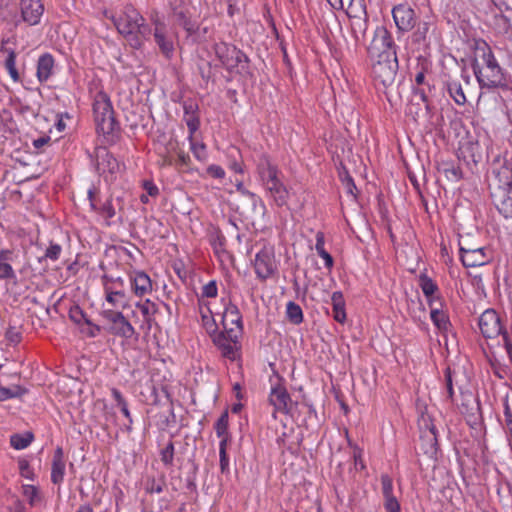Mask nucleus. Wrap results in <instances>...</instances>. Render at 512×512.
<instances>
[{
	"label": "nucleus",
	"instance_id": "1",
	"mask_svg": "<svg viewBox=\"0 0 512 512\" xmlns=\"http://www.w3.org/2000/svg\"><path fill=\"white\" fill-rule=\"evenodd\" d=\"M104 15L113 21L117 31L135 49L140 48L143 41L151 35V29L145 24L142 15L132 5H125L115 14L105 11Z\"/></svg>",
	"mask_w": 512,
	"mask_h": 512
},
{
	"label": "nucleus",
	"instance_id": "2",
	"mask_svg": "<svg viewBox=\"0 0 512 512\" xmlns=\"http://www.w3.org/2000/svg\"><path fill=\"white\" fill-rule=\"evenodd\" d=\"M383 50L372 64V75L383 86H390L396 77L399 65L395 44L388 35L382 38Z\"/></svg>",
	"mask_w": 512,
	"mask_h": 512
},
{
	"label": "nucleus",
	"instance_id": "3",
	"mask_svg": "<svg viewBox=\"0 0 512 512\" xmlns=\"http://www.w3.org/2000/svg\"><path fill=\"white\" fill-rule=\"evenodd\" d=\"M264 188L276 206H285L292 212L301 210L306 202L305 192L303 190L296 191L288 189L282 180Z\"/></svg>",
	"mask_w": 512,
	"mask_h": 512
},
{
	"label": "nucleus",
	"instance_id": "4",
	"mask_svg": "<svg viewBox=\"0 0 512 512\" xmlns=\"http://www.w3.org/2000/svg\"><path fill=\"white\" fill-rule=\"evenodd\" d=\"M93 113L98 133L111 134L116 127L112 104L108 95L99 91L94 96Z\"/></svg>",
	"mask_w": 512,
	"mask_h": 512
},
{
	"label": "nucleus",
	"instance_id": "5",
	"mask_svg": "<svg viewBox=\"0 0 512 512\" xmlns=\"http://www.w3.org/2000/svg\"><path fill=\"white\" fill-rule=\"evenodd\" d=\"M100 316L105 321L104 329L109 334L123 339H131L135 335V329L123 311L102 309Z\"/></svg>",
	"mask_w": 512,
	"mask_h": 512
},
{
	"label": "nucleus",
	"instance_id": "6",
	"mask_svg": "<svg viewBox=\"0 0 512 512\" xmlns=\"http://www.w3.org/2000/svg\"><path fill=\"white\" fill-rule=\"evenodd\" d=\"M278 264L274 246L264 245L256 253L253 263L257 278L263 281L272 278L278 273Z\"/></svg>",
	"mask_w": 512,
	"mask_h": 512
},
{
	"label": "nucleus",
	"instance_id": "7",
	"mask_svg": "<svg viewBox=\"0 0 512 512\" xmlns=\"http://www.w3.org/2000/svg\"><path fill=\"white\" fill-rule=\"evenodd\" d=\"M478 325L481 333L486 338H495L501 335L507 353H511L512 343L509 341L507 333L503 331L500 318L494 310H485L479 318Z\"/></svg>",
	"mask_w": 512,
	"mask_h": 512
},
{
	"label": "nucleus",
	"instance_id": "8",
	"mask_svg": "<svg viewBox=\"0 0 512 512\" xmlns=\"http://www.w3.org/2000/svg\"><path fill=\"white\" fill-rule=\"evenodd\" d=\"M214 50L221 64L230 73H239L240 68H244V64L247 62V57L244 53L227 43L220 42L215 44Z\"/></svg>",
	"mask_w": 512,
	"mask_h": 512
},
{
	"label": "nucleus",
	"instance_id": "9",
	"mask_svg": "<svg viewBox=\"0 0 512 512\" xmlns=\"http://www.w3.org/2000/svg\"><path fill=\"white\" fill-rule=\"evenodd\" d=\"M486 64L485 72L478 66H474V74L481 87H496L501 81V69L490 49L483 54Z\"/></svg>",
	"mask_w": 512,
	"mask_h": 512
},
{
	"label": "nucleus",
	"instance_id": "10",
	"mask_svg": "<svg viewBox=\"0 0 512 512\" xmlns=\"http://www.w3.org/2000/svg\"><path fill=\"white\" fill-rule=\"evenodd\" d=\"M223 309L220 310L219 319L225 333L232 338H239L242 332V317L236 305L226 303L221 299Z\"/></svg>",
	"mask_w": 512,
	"mask_h": 512
},
{
	"label": "nucleus",
	"instance_id": "11",
	"mask_svg": "<svg viewBox=\"0 0 512 512\" xmlns=\"http://www.w3.org/2000/svg\"><path fill=\"white\" fill-rule=\"evenodd\" d=\"M392 16L399 31L407 32L415 26V12L407 3L396 5L392 9Z\"/></svg>",
	"mask_w": 512,
	"mask_h": 512
},
{
	"label": "nucleus",
	"instance_id": "12",
	"mask_svg": "<svg viewBox=\"0 0 512 512\" xmlns=\"http://www.w3.org/2000/svg\"><path fill=\"white\" fill-rule=\"evenodd\" d=\"M175 33L162 21H155L154 39L164 55L169 57L174 51Z\"/></svg>",
	"mask_w": 512,
	"mask_h": 512
},
{
	"label": "nucleus",
	"instance_id": "13",
	"mask_svg": "<svg viewBox=\"0 0 512 512\" xmlns=\"http://www.w3.org/2000/svg\"><path fill=\"white\" fill-rule=\"evenodd\" d=\"M257 172L264 187L281 180L278 167L265 154L258 160Z\"/></svg>",
	"mask_w": 512,
	"mask_h": 512
},
{
	"label": "nucleus",
	"instance_id": "14",
	"mask_svg": "<svg viewBox=\"0 0 512 512\" xmlns=\"http://www.w3.org/2000/svg\"><path fill=\"white\" fill-rule=\"evenodd\" d=\"M269 401L276 411L288 413L293 406L292 399L284 385L277 383L271 387Z\"/></svg>",
	"mask_w": 512,
	"mask_h": 512
},
{
	"label": "nucleus",
	"instance_id": "15",
	"mask_svg": "<svg viewBox=\"0 0 512 512\" xmlns=\"http://www.w3.org/2000/svg\"><path fill=\"white\" fill-rule=\"evenodd\" d=\"M21 17L28 25H37L44 13L41 0H20Z\"/></svg>",
	"mask_w": 512,
	"mask_h": 512
},
{
	"label": "nucleus",
	"instance_id": "16",
	"mask_svg": "<svg viewBox=\"0 0 512 512\" xmlns=\"http://www.w3.org/2000/svg\"><path fill=\"white\" fill-rule=\"evenodd\" d=\"M131 290L137 297H144L153 290L150 277L143 271H134L129 275Z\"/></svg>",
	"mask_w": 512,
	"mask_h": 512
},
{
	"label": "nucleus",
	"instance_id": "17",
	"mask_svg": "<svg viewBox=\"0 0 512 512\" xmlns=\"http://www.w3.org/2000/svg\"><path fill=\"white\" fill-rule=\"evenodd\" d=\"M429 308L430 318L435 328L442 334L447 333L450 330L451 323L447 311L444 310L443 301L429 305Z\"/></svg>",
	"mask_w": 512,
	"mask_h": 512
},
{
	"label": "nucleus",
	"instance_id": "18",
	"mask_svg": "<svg viewBox=\"0 0 512 512\" xmlns=\"http://www.w3.org/2000/svg\"><path fill=\"white\" fill-rule=\"evenodd\" d=\"M88 200L90 207L93 211L98 213L102 217L107 225H110V220L116 215L115 207L112 203V199H106L101 205H98L92 188L88 190Z\"/></svg>",
	"mask_w": 512,
	"mask_h": 512
},
{
	"label": "nucleus",
	"instance_id": "19",
	"mask_svg": "<svg viewBox=\"0 0 512 512\" xmlns=\"http://www.w3.org/2000/svg\"><path fill=\"white\" fill-rule=\"evenodd\" d=\"M460 258L465 267H479L488 262V256L483 248L464 249L460 248Z\"/></svg>",
	"mask_w": 512,
	"mask_h": 512
},
{
	"label": "nucleus",
	"instance_id": "20",
	"mask_svg": "<svg viewBox=\"0 0 512 512\" xmlns=\"http://www.w3.org/2000/svg\"><path fill=\"white\" fill-rule=\"evenodd\" d=\"M103 309L123 311L130 306V298L127 292H103Z\"/></svg>",
	"mask_w": 512,
	"mask_h": 512
},
{
	"label": "nucleus",
	"instance_id": "21",
	"mask_svg": "<svg viewBox=\"0 0 512 512\" xmlns=\"http://www.w3.org/2000/svg\"><path fill=\"white\" fill-rule=\"evenodd\" d=\"M66 462L64 452L61 447H57L53 454L51 465V481L56 485H60L65 476Z\"/></svg>",
	"mask_w": 512,
	"mask_h": 512
},
{
	"label": "nucleus",
	"instance_id": "22",
	"mask_svg": "<svg viewBox=\"0 0 512 512\" xmlns=\"http://www.w3.org/2000/svg\"><path fill=\"white\" fill-rule=\"evenodd\" d=\"M198 309L203 328L210 335L215 334L218 330L217 318H219L220 310L216 306L198 307Z\"/></svg>",
	"mask_w": 512,
	"mask_h": 512
},
{
	"label": "nucleus",
	"instance_id": "23",
	"mask_svg": "<svg viewBox=\"0 0 512 512\" xmlns=\"http://www.w3.org/2000/svg\"><path fill=\"white\" fill-rule=\"evenodd\" d=\"M218 295V286L215 280H210L201 288L200 294L197 295L198 307L217 306L216 298Z\"/></svg>",
	"mask_w": 512,
	"mask_h": 512
},
{
	"label": "nucleus",
	"instance_id": "24",
	"mask_svg": "<svg viewBox=\"0 0 512 512\" xmlns=\"http://www.w3.org/2000/svg\"><path fill=\"white\" fill-rule=\"evenodd\" d=\"M237 341L238 338L229 337L226 333L219 334L214 338V343L219 347L222 355L230 360L237 357Z\"/></svg>",
	"mask_w": 512,
	"mask_h": 512
},
{
	"label": "nucleus",
	"instance_id": "25",
	"mask_svg": "<svg viewBox=\"0 0 512 512\" xmlns=\"http://www.w3.org/2000/svg\"><path fill=\"white\" fill-rule=\"evenodd\" d=\"M420 287L427 299L428 306L442 302V298L437 294L438 286L431 278L422 275L420 277Z\"/></svg>",
	"mask_w": 512,
	"mask_h": 512
},
{
	"label": "nucleus",
	"instance_id": "26",
	"mask_svg": "<svg viewBox=\"0 0 512 512\" xmlns=\"http://www.w3.org/2000/svg\"><path fill=\"white\" fill-rule=\"evenodd\" d=\"M54 70V58L51 54H44L40 56L37 63V78L40 82L47 81Z\"/></svg>",
	"mask_w": 512,
	"mask_h": 512
},
{
	"label": "nucleus",
	"instance_id": "27",
	"mask_svg": "<svg viewBox=\"0 0 512 512\" xmlns=\"http://www.w3.org/2000/svg\"><path fill=\"white\" fill-rule=\"evenodd\" d=\"M333 318L339 323L346 321L345 300L342 292L335 291L331 296Z\"/></svg>",
	"mask_w": 512,
	"mask_h": 512
},
{
	"label": "nucleus",
	"instance_id": "28",
	"mask_svg": "<svg viewBox=\"0 0 512 512\" xmlns=\"http://www.w3.org/2000/svg\"><path fill=\"white\" fill-rule=\"evenodd\" d=\"M136 307L140 310L141 314L143 315L144 323L147 325V328L150 329L152 323L155 320V314L158 311L157 305L154 302L147 299L144 302L136 303Z\"/></svg>",
	"mask_w": 512,
	"mask_h": 512
},
{
	"label": "nucleus",
	"instance_id": "29",
	"mask_svg": "<svg viewBox=\"0 0 512 512\" xmlns=\"http://www.w3.org/2000/svg\"><path fill=\"white\" fill-rule=\"evenodd\" d=\"M103 292H127L125 281L121 277L103 275L101 278Z\"/></svg>",
	"mask_w": 512,
	"mask_h": 512
},
{
	"label": "nucleus",
	"instance_id": "30",
	"mask_svg": "<svg viewBox=\"0 0 512 512\" xmlns=\"http://www.w3.org/2000/svg\"><path fill=\"white\" fill-rule=\"evenodd\" d=\"M26 392L27 390L18 384H12L6 387L3 385V381L0 380V401L20 397Z\"/></svg>",
	"mask_w": 512,
	"mask_h": 512
},
{
	"label": "nucleus",
	"instance_id": "31",
	"mask_svg": "<svg viewBox=\"0 0 512 512\" xmlns=\"http://www.w3.org/2000/svg\"><path fill=\"white\" fill-rule=\"evenodd\" d=\"M12 259V253L8 250L0 252V279L13 278L14 271L10 265Z\"/></svg>",
	"mask_w": 512,
	"mask_h": 512
},
{
	"label": "nucleus",
	"instance_id": "32",
	"mask_svg": "<svg viewBox=\"0 0 512 512\" xmlns=\"http://www.w3.org/2000/svg\"><path fill=\"white\" fill-rule=\"evenodd\" d=\"M34 436L31 432H25L22 434H13L10 437V444L16 450H22L27 448L33 441Z\"/></svg>",
	"mask_w": 512,
	"mask_h": 512
},
{
	"label": "nucleus",
	"instance_id": "33",
	"mask_svg": "<svg viewBox=\"0 0 512 512\" xmlns=\"http://www.w3.org/2000/svg\"><path fill=\"white\" fill-rule=\"evenodd\" d=\"M447 89L449 95L458 105H464L466 103V96L459 82L453 81L448 83Z\"/></svg>",
	"mask_w": 512,
	"mask_h": 512
},
{
	"label": "nucleus",
	"instance_id": "34",
	"mask_svg": "<svg viewBox=\"0 0 512 512\" xmlns=\"http://www.w3.org/2000/svg\"><path fill=\"white\" fill-rule=\"evenodd\" d=\"M347 15L350 17H366V5L364 0H350L347 8Z\"/></svg>",
	"mask_w": 512,
	"mask_h": 512
},
{
	"label": "nucleus",
	"instance_id": "35",
	"mask_svg": "<svg viewBox=\"0 0 512 512\" xmlns=\"http://www.w3.org/2000/svg\"><path fill=\"white\" fill-rule=\"evenodd\" d=\"M288 319L294 324H300L303 321V312L301 307L295 302H288L286 306Z\"/></svg>",
	"mask_w": 512,
	"mask_h": 512
},
{
	"label": "nucleus",
	"instance_id": "36",
	"mask_svg": "<svg viewBox=\"0 0 512 512\" xmlns=\"http://www.w3.org/2000/svg\"><path fill=\"white\" fill-rule=\"evenodd\" d=\"M23 495L28 500V503L31 506H36L41 502L42 497L40 495L39 489L34 485H23Z\"/></svg>",
	"mask_w": 512,
	"mask_h": 512
},
{
	"label": "nucleus",
	"instance_id": "37",
	"mask_svg": "<svg viewBox=\"0 0 512 512\" xmlns=\"http://www.w3.org/2000/svg\"><path fill=\"white\" fill-rule=\"evenodd\" d=\"M190 149L194 157L200 162H206L208 159L207 149L204 143L196 142L194 139H189Z\"/></svg>",
	"mask_w": 512,
	"mask_h": 512
},
{
	"label": "nucleus",
	"instance_id": "38",
	"mask_svg": "<svg viewBox=\"0 0 512 512\" xmlns=\"http://www.w3.org/2000/svg\"><path fill=\"white\" fill-rule=\"evenodd\" d=\"M79 314L81 318H83V324L85 325V327L82 328V332L89 337L98 336L102 331V327L93 323L83 312H79Z\"/></svg>",
	"mask_w": 512,
	"mask_h": 512
},
{
	"label": "nucleus",
	"instance_id": "39",
	"mask_svg": "<svg viewBox=\"0 0 512 512\" xmlns=\"http://www.w3.org/2000/svg\"><path fill=\"white\" fill-rule=\"evenodd\" d=\"M497 207L499 212L505 218L512 217V190L508 192L507 195H504L502 199L497 203Z\"/></svg>",
	"mask_w": 512,
	"mask_h": 512
},
{
	"label": "nucleus",
	"instance_id": "40",
	"mask_svg": "<svg viewBox=\"0 0 512 512\" xmlns=\"http://www.w3.org/2000/svg\"><path fill=\"white\" fill-rule=\"evenodd\" d=\"M351 29L355 38L359 35L363 36L367 30V16L366 17H350Z\"/></svg>",
	"mask_w": 512,
	"mask_h": 512
},
{
	"label": "nucleus",
	"instance_id": "41",
	"mask_svg": "<svg viewBox=\"0 0 512 512\" xmlns=\"http://www.w3.org/2000/svg\"><path fill=\"white\" fill-rule=\"evenodd\" d=\"M15 53L13 51H8L7 58L5 60V67L12 78L14 82L19 81V74L16 69V63H15Z\"/></svg>",
	"mask_w": 512,
	"mask_h": 512
},
{
	"label": "nucleus",
	"instance_id": "42",
	"mask_svg": "<svg viewBox=\"0 0 512 512\" xmlns=\"http://www.w3.org/2000/svg\"><path fill=\"white\" fill-rule=\"evenodd\" d=\"M217 436L229 435L228 433V413H223L215 424Z\"/></svg>",
	"mask_w": 512,
	"mask_h": 512
},
{
	"label": "nucleus",
	"instance_id": "43",
	"mask_svg": "<svg viewBox=\"0 0 512 512\" xmlns=\"http://www.w3.org/2000/svg\"><path fill=\"white\" fill-rule=\"evenodd\" d=\"M18 467L20 475L26 479L33 480L34 478V472L33 469L30 466V463L27 459L20 458L18 460Z\"/></svg>",
	"mask_w": 512,
	"mask_h": 512
},
{
	"label": "nucleus",
	"instance_id": "44",
	"mask_svg": "<svg viewBox=\"0 0 512 512\" xmlns=\"http://www.w3.org/2000/svg\"><path fill=\"white\" fill-rule=\"evenodd\" d=\"M174 15L175 17L177 18L179 24L181 26H183V28L189 33L191 34L192 32H194L195 30V26L193 23H191V21H189L187 18H186V14L183 10H180V11H177L176 9L174 10Z\"/></svg>",
	"mask_w": 512,
	"mask_h": 512
},
{
	"label": "nucleus",
	"instance_id": "45",
	"mask_svg": "<svg viewBox=\"0 0 512 512\" xmlns=\"http://www.w3.org/2000/svg\"><path fill=\"white\" fill-rule=\"evenodd\" d=\"M382 494L384 498L392 497L393 495V481L392 478L384 474L381 476Z\"/></svg>",
	"mask_w": 512,
	"mask_h": 512
},
{
	"label": "nucleus",
	"instance_id": "46",
	"mask_svg": "<svg viewBox=\"0 0 512 512\" xmlns=\"http://www.w3.org/2000/svg\"><path fill=\"white\" fill-rule=\"evenodd\" d=\"M174 459V445L169 442L161 451V461L165 465H172Z\"/></svg>",
	"mask_w": 512,
	"mask_h": 512
},
{
	"label": "nucleus",
	"instance_id": "47",
	"mask_svg": "<svg viewBox=\"0 0 512 512\" xmlns=\"http://www.w3.org/2000/svg\"><path fill=\"white\" fill-rule=\"evenodd\" d=\"M62 248L59 244H50V246L45 251V257L52 261H56L59 259Z\"/></svg>",
	"mask_w": 512,
	"mask_h": 512
},
{
	"label": "nucleus",
	"instance_id": "48",
	"mask_svg": "<svg viewBox=\"0 0 512 512\" xmlns=\"http://www.w3.org/2000/svg\"><path fill=\"white\" fill-rule=\"evenodd\" d=\"M236 190L242 195L249 197L254 206L258 202L262 203L261 199L258 196H256V194H254L253 192L247 190L242 182L236 184Z\"/></svg>",
	"mask_w": 512,
	"mask_h": 512
},
{
	"label": "nucleus",
	"instance_id": "49",
	"mask_svg": "<svg viewBox=\"0 0 512 512\" xmlns=\"http://www.w3.org/2000/svg\"><path fill=\"white\" fill-rule=\"evenodd\" d=\"M384 507L387 512H399L400 504L395 496L384 498Z\"/></svg>",
	"mask_w": 512,
	"mask_h": 512
},
{
	"label": "nucleus",
	"instance_id": "50",
	"mask_svg": "<svg viewBox=\"0 0 512 512\" xmlns=\"http://www.w3.org/2000/svg\"><path fill=\"white\" fill-rule=\"evenodd\" d=\"M445 381H446V394L447 398L453 400L454 398V389H453V380L450 368L445 370Z\"/></svg>",
	"mask_w": 512,
	"mask_h": 512
},
{
	"label": "nucleus",
	"instance_id": "51",
	"mask_svg": "<svg viewBox=\"0 0 512 512\" xmlns=\"http://www.w3.org/2000/svg\"><path fill=\"white\" fill-rule=\"evenodd\" d=\"M207 173L211 177L216 178V179H223L226 175L224 169L221 166L216 165V164L209 165L207 167Z\"/></svg>",
	"mask_w": 512,
	"mask_h": 512
},
{
	"label": "nucleus",
	"instance_id": "52",
	"mask_svg": "<svg viewBox=\"0 0 512 512\" xmlns=\"http://www.w3.org/2000/svg\"><path fill=\"white\" fill-rule=\"evenodd\" d=\"M143 188L146 191V194L151 197H156L159 193V189L153 181H149V180L144 181Z\"/></svg>",
	"mask_w": 512,
	"mask_h": 512
},
{
	"label": "nucleus",
	"instance_id": "53",
	"mask_svg": "<svg viewBox=\"0 0 512 512\" xmlns=\"http://www.w3.org/2000/svg\"><path fill=\"white\" fill-rule=\"evenodd\" d=\"M315 250L317 253H320L321 251H325V236H324V233L321 231H318L316 233Z\"/></svg>",
	"mask_w": 512,
	"mask_h": 512
},
{
	"label": "nucleus",
	"instance_id": "54",
	"mask_svg": "<svg viewBox=\"0 0 512 512\" xmlns=\"http://www.w3.org/2000/svg\"><path fill=\"white\" fill-rule=\"evenodd\" d=\"M219 457L221 471L225 472L229 469V457L227 455V451H219Z\"/></svg>",
	"mask_w": 512,
	"mask_h": 512
},
{
	"label": "nucleus",
	"instance_id": "55",
	"mask_svg": "<svg viewBox=\"0 0 512 512\" xmlns=\"http://www.w3.org/2000/svg\"><path fill=\"white\" fill-rule=\"evenodd\" d=\"M317 254L324 260V265L327 269H331L333 267V258L326 250Z\"/></svg>",
	"mask_w": 512,
	"mask_h": 512
},
{
	"label": "nucleus",
	"instance_id": "56",
	"mask_svg": "<svg viewBox=\"0 0 512 512\" xmlns=\"http://www.w3.org/2000/svg\"><path fill=\"white\" fill-rule=\"evenodd\" d=\"M6 338L12 342V343H18L20 341V333L17 332L15 329H9L7 332H6Z\"/></svg>",
	"mask_w": 512,
	"mask_h": 512
},
{
	"label": "nucleus",
	"instance_id": "57",
	"mask_svg": "<svg viewBox=\"0 0 512 512\" xmlns=\"http://www.w3.org/2000/svg\"><path fill=\"white\" fill-rule=\"evenodd\" d=\"M111 394L113 399L116 401L118 407L127 403L118 389L112 388Z\"/></svg>",
	"mask_w": 512,
	"mask_h": 512
},
{
	"label": "nucleus",
	"instance_id": "58",
	"mask_svg": "<svg viewBox=\"0 0 512 512\" xmlns=\"http://www.w3.org/2000/svg\"><path fill=\"white\" fill-rule=\"evenodd\" d=\"M10 4V0H0V18H5L7 16Z\"/></svg>",
	"mask_w": 512,
	"mask_h": 512
},
{
	"label": "nucleus",
	"instance_id": "59",
	"mask_svg": "<svg viewBox=\"0 0 512 512\" xmlns=\"http://www.w3.org/2000/svg\"><path fill=\"white\" fill-rule=\"evenodd\" d=\"M187 127L190 132L189 136H188V140L193 139V135L196 132V130L198 129V121L195 119H191V120L187 121Z\"/></svg>",
	"mask_w": 512,
	"mask_h": 512
},
{
	"label": "nucleus",
	"instance_id": "60",
	"mask_svg": "<svg viewBox=\"0 0 512 512\" xmlns=\"http://www.w3.org/2000/svg\"><path fill=\"white\" fill-rule=\"evenodd\" d=\"M504 417H505V423H506L507 429L511 428L512 427V412L508 405H505Z\"/></svg>",
	"mask_w": 512,
	"mask_h": 512
},
{
	"label": "nucleus",
	"instance_id": "61",
	"mask_svg": "<svg viewBox=\"0 0 512 512\" xmlns=\"http://www.w3.org/2000/svg\"><path fill=\"white\" fill-rule=\"evenodd\" d=\"M49 141H50L49 137H40L33 141V146L35 148L39 149V148L43 147L44 145H46Z\"/></svg>",
	"mask_w": 512,
	"mask_h": 512
},
{
	"label": "nucleus",
	"instance_id": "62",
	"mask_svg": "<svg viewBox=\"0 0 512 512\" xmlns=\"http://www.w3.org/2000/svg\"><path fill=\"white\" fill-rule=\"evenodd\" d=\"M220 438L219 451H227V445L229 442V435L218 436Z\"/></svg>",
	"mask_w": 512,
	"mask_h": 512
},
{
	"label": "nucleus",
	"instance_id": "63",
	"mask_svg": "<svg viewBox=\"0 0 512 512\" xmlns=\"http://www.w3.org/2000/svg\"><path fill=\"white\" fill-rule=\"evenodd\" d=\"M121 412L123 413V415L129 420V422L131 423L132 422V418H131V414H130V411L128 409V405L127 403L119 406Z\"/></svg>",
	"mask_w": 512,
	"mask_h": 512
},
{
	"label": "nucleus",
	"instance_id": "64",
	"mask_svg": "<svg viewBox=\"0 0 512 512\" xmlns=\"http://www.w3.org/2000/svg\"><path fill=\"white\" fill-rule=\"evenodd\" d=\"M425 81V74L423 72H419L415 76V82L417 85H422Z\"/></svg>",
	"mask_w": 512,
	"mask_h": 512
}]
</instances>
